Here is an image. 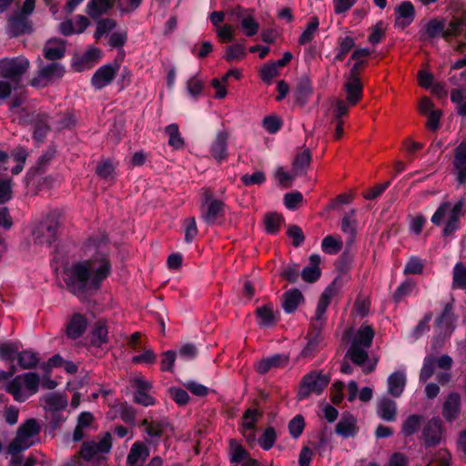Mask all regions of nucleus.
<instances>
[{
	"instance_id": "obj_35",
	"label": "nucleus",
	"mask_w": 466,
	"mask_h": 466,
	"mask_svg": "<svg viewBox=\"0 0 466 466\" xmlns=\"http://www.w3.org/2000/svg\"><path fill=\"white\" fill-rule=\"evenodd\" d=\"M406 385V375L404 371H395L388 378V392L395 397H400Z\"/></svg>"
},
{
	"instance_id": "obj_25",
	"label": "nucleus",
	"mask_w": 466,
	"mask_h": 466,
	"mask_svg": "<svg viewBox=\"0 0 466 466\" xmlns=\"http://www.w3.org/2000/svg\"><path fill=\"white\" fill-rule=\"evenodd\" d=\"M49 116L44 112L34 113L30 122L34 125L33 138L37 143H42L50 131L48 124Z\"/></svg>"
},
{
	"instance_id": "obj_63",
	"label": "nucleus",
	"mask_w": 466,
	"mask_h": 466,
	"mask_svg": "<svg viewBox=\"0 0 466 466\" xmlns=\"http://www.w3.org/2000/svg\"><path fill=\"white\" fill-rule=\"evenodd\" d=\"M157 361V355L151 349H146L142 354L135 355L131 359L133 364L144 363L147 365L155 364Z\"/></svg>"
},
{
	"instance_id": "obj_62",
	"label": "nucleus",
	"mask_w": 466,
	"mask_h": 466,
	"mask_svg": "<svg viewBox=\"0 0 466 466\" xmlns=\"http://www.w3.org/2000/svg\"><path fill=\"white\" fill-rule=\"evenodd\" d=\"M204 82L198 76H191L187 82V89L193 97L200 96L203 92Z\"/></svg>"
},
{
	"instance_id": "obj_11",
	"label": "nucleus",
	"mask_w": 466,
	"mask_h": 466,
	"mask_svg": "<svg viewBox=\"0 0 466 466\" xmlns=\"http://www.w3.org/2000/svg\"><path fill=\"white\" fill-rule=\"evenodd\" d=\"M212 192L206 189L204 192L205 201L200 207L201 218L208 225L215 224L218 218L225 216V203L219 199L212 198Z\"/></svg>"
},
{
	"instance_id": "obj_12",
	"label": "nucleus",
	"mask_w": 466,
	"mask_h": 466,
	"mask_svg": "<svg viewBox=\"0 0 466 466\" xmlns=\"http://www.w3.org/2000/svg\"><path fill=\"white\" fill-rule=\"evenodd\" d=\"M445 429L441 420L438 417L430 419L423 426L421 440L425 448L436 447L442 441Z\"/></svg>"
},
{
	"instance_id": "obj_64",
	"label": "nucleus",
	"mask_w": 466,
	"mask_h": 466,
	"mask_svg": "<svg viewBox=\"0 0 466 466\" xmlns=\"http://www.w3.org/2000/svg\"><path fill=\"white\" fill-rule=\"evenodd\" d=\"M249 459L248 451L239 444L231 445L230 461L232 463H240Z\"/></svg>"
},
{
	"instance_id": "obj_29",
	"label": "nucleus",
	"mask_w": 466,
	"mask_h": 466,
	"mask_svg": "<svg viewBox=\"0 0 466 466\" xmlns=\"http://www.w3.org/2000/svg\"><path fill=\"white\" fill-rule=\"evenodd\" d=\"M446 26L445 20L431 19L424 29L420 32V38L422 41L432 40L438 36L444 38V28Z\"/></svg>"
},
{
	"instance_id": "obj_2",
	"label": "nucleus",
	"mask_w": 466,
	"mask_h": 466,
	"mask_svg": "<svg viewBox=\"0 0 466 466\" xmlns=\"http://www.w3.org/2000/svg\"><path fill=\"white\" fill-rule=\"evenodd\" d=\"M466 215V200L463 197L456 202L443 201L440 204L431 221L435 226L444 224L442 235L452 236L461 228V219Z\"/></svg>"
},
{
	"instance_id": "obj_6",
	"label": "nucleus",
	"mask_w": 466,
	"mask_h": 466,
	"mask_svg": "<svg viewBox=\"0 0 466 466\" xmlns=\"http://www.w3.org/2000/svg\"><path fill=\"white\" fill-rule=\"evenodd\" d=\"M39 431L40 427L37 421L35 419L27 420L18 428L15 438L8 446V452L11 455H17L30 448L34 444L33 438L35 437Z\"/></svg>"
},
{
	"instance_id": "obj_5",
	"label": "nucleus",
	"mask_w": 466,
	"mask_h": 466,
	"mask_svg": "<svg viewBox=\"0 0 466 466\" xmlns=\"http://www.w3.org/2000/svg\"><path fill=\"white\" fill-rule=\"evenodd\" d=\"M40 379L35 372H26L15 377L6 386V391L17 401H25L38 390Z\"/></svg>"
},
{
	"instance_id": "obj_30",
	"label": "nucleus",
	"mask_w": 466,
	"mask_h": 466,
	"mask_svg": "<svg viewBox=\"0 0 466 466\" xmlns=\"http://www.w3.org/2000/svg\"><path fill=\"white\" fill-rule=\"evenodd\" d=\"M461 409V397L458 393H450L442 406V415L444 419L451 422L453 421L460 412Z\"/></svg>"
},
{
	"instance_id": "obj_58",
	"label": "nucleus",
	"mask_w": 466,
	"mask_h": 466,
	"mask_svg": "<svg viewBox=\"0 0 466 466\" xmlns=\"http://www.w3.org/2000/svg\"><path fill=\"white\" fill-rule=\"evenodd\" d=\"M436 359L433 356H427L424 359L423 366L420 373V380L426 382L434 373Z\"/></svg>"
},
{
	"instance_id": "obj_19",
	"label": "nucleus",
	"mask_w": 466,
	"mask_h": 466,
	"mask_svg": "<svg viewBox=\"0 0 466 466\" xmlns=\"http://www.w3.org/2000/svg\"><path fill=\"white\" fill-rule=\"evenodd\" d=\"M367 350L368 348L350 345L346 353V357L354 364L362 367L364 373H370L375 370L377 361L366 364L369 358Z\"/></svg>"
},
{
	"instance_id": "obj_54",
	"label": "nucleus",
	"mask_w": 466,
	"mask_h": 466,
	"mask_svg": "<svg viewBox=\"0 0 466 466\" xmlns=\"http://www.w3.org/2000/svg\"><path fill=\"white\" fill-rule=\"evenodd\" d=\"M246 55L247 52L245 45L242 43H237L227 47L225 58L228 61H239L242 60Z\"/></svg>"
},
{
	"instance_id": "obj_7",
	"label": "nucleus",
	"mask_w": 466,
	"mask_h": 466,
	"mask_svg": "<svg viewBox=\"0 0 466 466\" xmlns=\"http://www.w3.org/2000/svg\"><path fill=\"white\" fill-rule=\"evenodd\" d=\"M60 228V215L56 212L49 213L34 229L33 237L39 245H51L57 238Z\"/></svg>"
},
{
	"instance_id": "obj_1",
	"label": "nucleus",
	"mask_w": 466,
	"mask_h": 466,
	"mask_svg": "<svg viewBox=\"0 0 466 466\" xmlns=\"http://www.w3.org/2000/svg\"><path fill=\"white\" fill-rule=\"evenodd\" d=\"M110 272L111 263L106 254L99 251L88 259L73 263L66 272V284L74 295H84L99 289Z\"/></svg>"
},
{
	"instance_id": "obj_26",
	"label": "nucleus",
	"mask_w": 466,
	"mask_h": 466,
	"mask_svg": "<svg viewBox=\"0 0 466 466\" xmlns=\"http://www.w3.org/2000/svg\"><path fill=\"white\" fill-rule=\"evenodd\" d=\"M334 295L335 289L332 286H329L325 289L318 301L315 316L311 319L310 322H318L320 323L321 325H325V313Z\"/></svg>"
},
{
	"instance_id": "obj_18",
	"label": "nucleus",
	"mask_w": 466,
	"mask_h": 466,
	"mask_svg": "<svg viewBox=\"0 0 466 466\" xmlns=\"http://www.w3.org/2000/svg\"><path fill=\"white\" fill-rule=\"evenodd\" d=\"M133 383L136 388L134 392V400L136 403L145 407L152 406L156 403V400L149 394L152 385L149 381L143 379V377H137L133 379Z\"/></svg>"
},
{
	"instance_id": "obj_20",
	"label": "nucleus",
	"mask_w": 466,
	"mask_h": 466,
	"mask_svg": "<svg viewBox=\"0 0 466 466\" xmlns=\"http://www.w3.org/2000/svg\"><path fill=\"white\" fill-rule=\"evenodd\" d=\"M88 325L87 319L81 313H74L66 324V335L70 339H77L84 335Z\"/></svg>"
},
{
	"instance_id": "obj_61",
	"label": "nucleus",
	"mask_w": 466,
	"mask_h": 466,
	"mask_svg": "<svg viewBox=\"0 0 466 466\" xmlns=\"http://www.w3.org/2000/svg\"><path fill=\"white\" fill-rule=\"evenodd\" d=\"M424 268L422 260L418 257H410L407 261L403 273L405 275L421 274Z\"/></svg>"
},
{
	"instance_id": "obj_59",
	"label": "nucleus",
	"mask_w": 466,
	"mask_h": 466,
	"mask_svg": "<svg viewBox=\"0 0 466 466\" xmlns=\"http://www.w3.org/2000/svg\"><path fill=\"white\" fill-rule=\"evenodd\" d=\"M289 432L294 438L298 439L303 432L305 428V420L301 415H296L289 422Z\"/></svg>"
},
{
	"instance_id": "obj_47",
	"label": "nucleus",
	"mask_w": 466,
	"mask_h": 466,
	"mask_svg": "<svg viewBox=\"0 0 466 466\" xmlns=\"http://www.w3.org/2000/svg\"><path fill=\"white\" fill-rule=\"evenodd\" d=\"M107 327L106 322L103 320H98L92 330V344L95 346H101L102 344L107 341Z\"/></svg>"
},
{
	"instance_id": "obj_17",
	"label": "nucleus",
	"mask_w": 466,
	"mask_h": 466,
	"mask_svg": "<svg viewBox=\"0 0 466 466\" xmlns=\"http://www.w3.org/2000/svg\"><path fill=\"white\" fill-rule=\"evenodd\" d=\"M120 66L117 63L106 64L100 66L91 78V85L99 90L109 85L116 77Z\"/></svg>"
},
{
	"instance_id": "obj_36",
	"label": "nucleus",
	"mask_w": 466,
	"mask_h": 466,
	"mask_svg": "<svg viewBox=\"0 0 466 466\" xmlns=\"http://www.w3.org/2000/svg\"><path fill=\"white\" fill-rule=\"evenodd\" d=\"M66 53V42L61 39H53L46 42L44 47V56L46 59L55 61L62 58Z\"/></svg>"
},
{
	"instance_id": "obj_60",
	"label": "nucleus",
	"mask_w": 466,
	"mask_h": 466,
	"mask_svg": "<svg viewBox=\"0 0 466 466\" xmlns=\"http://www.w3.org/2000/svg\"><path fill=\"white\" fill-rule=\"evenodd\" d=\"M321 248L327 254H336L342 248V242L332 236H327L322 240Z\"/></svg>"
},
{
	"instance_id": "obj_31",
	"label": "nucleus",
	"mask_w": 466,
	"mask_h": 466,
	"mask_svg": "<svg viewBox=\"0 0 466 466\" xmlns=\"http://www.w3.org/2000/svg\"><path fill=\"white\" fill-rule=\"evenodd\" d=\"M396 26L404 29L410 25L414 19V7L411 2H402L396 10Z\"/></svg>"
},
{
	"instance_id": "obj_10",
	"label": "nucleus",
	"mask_w": 466,
	"mask_h": 466,
	"mask_svg": "<svg viewBox=\"0 0 466 466\" xmlns=\"http://www.w3.org/2000/svg\"><path fill=\"white\" fill-rule=\"evenodd\" d=\"M28 67L29 61L24 56L3 58L0 60V76L17 82Z\"/></svg>"
},
{
	"instance_id": "obj_4",
	"label": "nucleus",
	"mask_w": 466,
	"mask_h": 466,
	"mask_svg": "<svg viewBox=\"0 0 466 466\" xmlns=\"http://www.w3.org/2000/svg\"><path fill=\"white\" fill-rule=\"evenodd\" d=\"M139 428L145 434V442L154 446H157L163 440H167L174 431L167 418H145L141 420Z\"/></svg>"
},
{
	"instance_id": "obj_13",
	"label": "nucleus",
	"mask_w": 466,
	"mask_h": 466,
	"mask_svg": "<svg viewBox=\"0 0 466 466\" xmlns=\"http://www.w3.org/2000/svg\"><path fill=\"white\" fill-rule=\"evenodd\" d=\"M261 417L262 413L257 409H248L242 415L239 431L248 445L256 443V426Z\"/></svg>"
},
{
	"instance_id": "obj_23",
	"label": "nucleus",
	"mask_w": 466,
	"mask_h": 466,
	"mask_svg": "<svg viewBox=\"0 0 466 466\" xmlns=\"http://www.w3.org/2000/svg\"><path fill=\"white\" fill-rule=\"evenodd\" d=\"M228 137L229 135L226 130L218 131L210 145L209 152L218 163H221L228 158Z\"/></svg>"
},
{
	"instance_id": "obj_51",
	"label": "nucleus",
	"mask_w": 466,
	"mask_h": 466,
	"mask_svg": "<svg viewBox=\"0 0 466 466\" xmlns=\"http://www.w3.org/2000/svg\"><path fill=\"white\" fill-rule=\"evenodd\" d=\"M283 218L277 213H269L265 216V230L268 234H277L283 223Z\"/></svg>"
},
{
	"instance_id": "obj_57",
	"label": "nucleus",
	"mask_w": 466,
	"mask_h": 466,
	"mask_svg": "<svg viewBox=\"0 0 466 466\" xmlns=\"http://www.w3.org/2000/svg\"><path fill=\"white\" fill-rule=\"evenodd\" d=\"M46 403L49 410L58 411L67 406V400L62 395L53 393L46 397Z\"/></svg>"
},
{
	"instance_id": "obj_24",
	"label": "nucleus",
	"mask_w": 466,
	"mask_h": 466,
	"mask_svg": "<svg viewBox=\"0 0 466 466\" xmlns=\"http://www.w3.org/2000/svg\"><path fill=\"white\" fill-rule=\"evenodd\" d=\"M147 444L141 441H137L132 444L127 457V466H143L150 454Z\"/></svg>"
},
{
	"instance_id": "obj_55",
	"label": "nucleus",
	"mask_w": 466,
	"mask_h": 466,
	"mask_svg": "<svg viewBox=\"0 0 466 466\" xmlns=\"http://www.w3.org/2000/svg\"><path fill=\"white\" fill-rule=\"evenodd\" d=\"M116 26V22L111 18H103L97 21L96 30L94 33V38L97 41L104 35L107 34Z\"/></svg>"
},
{
	"instance_id": "obj_46",
	"label": "nucleus",
	"mask_w": 466,
	"mask_h": 466,
	"mask_svg": "<svg viewBox=\"0 0 466 466\" xmlns=\"http://www.w3.org/2000/svg\"><path fill=\"white\" fill-rule=\"evenodd\" d=\"M355 46V39L350 35L339 37L338 40L337 54L334 57L335 61H343L350 51Z\"/></svg>"
},
{
	"instance_id": "obj_41",
	"label": "nucleus",
	"mask_w": 466,
	"mask_h": 466,
	"mask_svg": "<svg viewBox=\"0 0 466 466\" xmlns=\"http://www.w3.org/2000/svg\"><path fill=\"white\" fill-rule=\"evenodd\" d=\"M310 159L311 157L309 149H304L302 152L298 153L292 164L294 176H301L305 174L310 164Z\"/></svg>"
},
{
	"instance_id": "obj_40",
	"label": "nucleus",
	"mask_w": 466,
	"mask_h": 466,
	"mask_svg": "<svg viewBox=\"0 0 466 466\" xmlns=\"http://www.w3.org/2000/svg\"><path fill=\"white\" fill-rule=\"evenodd\" d=\"M377 413L386 421H393L396 419L397 406L394 400L384 398L378 404Z\"/></svg>"
},
{
	"instance_id": "obj_14",
	"label": "nucleus",
	"mask_w": 466,
	"mask_h": 466,
	"mask_svg": "<svg viewBox=\"0 0 466 466\" xmlns=\"http://www.w3.org/2000/svg\"><path fill=\"white\" fill-rule=\"evenodd\" d=\"M324 325L318 322H310L309 331L306 335V346L300 352L302 358L312 359L316 356L323 341L322 329Z\"/></svg>"
},
{
	"instance_id": "obj_39",
	"label": "nucleus",
	"mask_w": 466,
	"mask_h": 466,
	"mask_svg": "<svg viewBox=\"0 0 466 466\" xmlns=\"http://www.w3.org/2000/svg\"><path fill=\"white\" fill-rule=\"evenodd\" d=\"M374 338V331L371 326L362 324L352 339L350 345L370 348Z\"/></svg>"
},
{
	"instance_id": "obj_44",
	"label": "nucleus",
	"mask_w": 466,
	"mask_h": 466,
	"mask_svg": "<svg viewBox=\"0 0 466 466\" xmlns=\"http://www.w3.org/2000/svg\"><path fill=\"white\" fill-rule=\"evenodd\" d=\"M16 358L19 366L24 370L34 369L39 362L38 354L30 350L18 352Z\"/></svg>"
},
{
	"instance_id": "obj_33",
	"label": "nucleus",
	"mask_w": 466,
	"mask_h": 466,
	"mask_svg": "<svg viewBox=\"0 0 466 466\" xmlns=\"http://www.w3.org/2000/svg\"><path fill=\"white\" fill-rule=\"evenodd\" d=\"M335 432L345 439L354 437L358 432L355 418L351 415L342 416L335 427Z\"/></svg>"
},
{
	"instance_id": "obj_34",
	"label": "nucleus",
	"mask_w": 466,
	"mask_h": 466,
	"mask_svg": "<svg viewBox=\"0 0 466 466\" xmlns=\"http://www.w3.org/2000/svg\"><path fill=\"white\" fill-rule=\"evenodd\" d=\"M320 257L318 254H312L309 257V265L305 267L301 272V278L304 281L312 283L317 281L321 275L319 268Z\"/></svg>"
},
{
	"instance_id": "obj_8",
	"label": "nucleus",
	"mask_w": 466,
	"mask_h": 466,
	"mask_svg": "<svg viewBox=\"0 0 466 466\" xmlns=\"http://www.w3.org/2000/svg\"><path fill=\"white\" fill-rule=\"evenodd\" d=\"M329 376L321 371H312L306 374L301 380L298 399L302 400L311 394L320 395L329 385Z\"/></svg>"
},
{
	"instance_id": "obj_49",
	"label": "nucleus",
	"mask_w": 466,
	"mask_h": 466,
	"mask_svg": "<svg viewBox=\"0 0 466 466\" xmlns=\"http://www.w3.org/2000/svg\"><path fill=\"white\" fill-rule=\"evenodd\" d=\"M165 133L168 137V145L176 149L182 148L184 146V139L181 137L178 126L177 124H170L166 127Z\"/></svg>"
},
{
	"instance_id": "obj_22",
	"label": "nucleus",
	"mask_w": 466,
	"mask_h": 466,
	"mask_svg": "<svg viewBox=\"0 0 466 466\" xmlns=\"http://www.w3.org/2000/svg\"><path fill=\"white\" fill-rule=\"evenodd\" d=\"M454 299L452 298L450 302L446 303L440 316L436 319V326L443 332L451 334L454 328L457 317L454 314Z\"/></svg>"
},
{
	"instance_id": "obj_52",
	"label": "nucleus",
	"mask_w": 466,
	"mask_h": 466,
	"mask_svg": "<svg viewBox=\"0 0 466 466\" xmlns=\"http://www.w3.org/2000/svg\"><path fill=\"white\" fill-rule=\"evenodd\" d=\"M113 2H89L86 6V13L93 19L98 18L106 13L112 6Z\"/></svg>"
},
{
	"instance_id": "obj_28",
	"label": "nucleus",
	"mask_w": 466,
	"mask_h": 466,
	"mask_svg": "<svg viewBox=\"0 0 466 466\" xmlns=\"http://www.w3.org/2000/svg\"><path fill=\"white\" fill-rule=\"evenodd\" d=\"M344 90L347 102L350 106L358 104L363 96V84L360 79L346 77Z\"/></svg>"
},
{
	"instance_id": "obj_48",
	"label": "nucleus",
	"mask_w": 466,
	"mask_h": 466,
	"mask_svg": "<svg viewBox=\"0 0 466 466\" xmlns=\"http://www.w3.org/2000/svg\"><path fill=\"white\" fill-rule=\"evenodd\" d=\"M416 287V282L411 279H405L400 285L396 289L392 295V299L394 302L399 303L406 297L410 296L413 289Z\"/></svg>"
},
{
	"instance_id": "obj_27",
	"label": "nucleus",
	"mask_w": 466,
	"mask_h": 466,
	"mask_svg": "<svg viewBox=\"0 0 466 466\" xmlns=\"http://www.w3.org/2000/svg\"><path fill=\"white\" fill-rule=\"evenodd\" d=\"M289 356L286 354H274L257 363L256 369L259 374H266L273 369H281L288 365Z\"/></svg>"
},
{
	"instance_id": "obj_38",
	"label": "nucleus",
	"mask_w": 466,
	"mask_h": 466,
	"mask_svg": "<svg viewBox=\"0 0 466 466\" xmlns=\"http://www.w3.org/2000/svg\"><path fill=\"white\" fill-rule=\"evenodd\" d=\"M259 327L268 328L274 326L278 321V316L271 305H263L256 309Z\"/></svg>"
},
{
	"instance_id": "obj_45",
	"label": "nucleus",
	"mask_w": 466,
	"mask_h": 466,
	"mask_svg": "<svg viewBox=\"0 0 466 466\" xmlns=\"http://www.w3.org/2000/svg\"><path fill=\"white\" fill-rule=\"evenodd\" d=\"M319 22L317 16H311L305 30L302 32L300 36L299 37V44L300 46H305L309 44L319 29Z\"/></svg>"
},
{
	"instance_id": "obj_15",
	"label": "nucleus",
	"mask_w": 466,
	"mask_h": 466,
	"mask_svg": "<svg viewBox=\"0 0 466 466\" xmlns=\"http://www.w3.org/2000/svg\"><path fill=\"white\" fill-rule=\"evenodd\" d=\"M65 74V67L56 62L43 66L31 79L30 84L34 87H45L51 81L61 78Z\"/></svg>"
},
{
	"instance_id": "obj_37",
	"label": "nucleus",
	"mask_w": 466,
	"mask_h": 466,
	"mask_svg": "<svg viewBox=\"0 0 466 466\" xmlns=\"http://www.w3.org/2000/svg\"><path fill=\"white\" fill-rule=\"evenodd\" d=\"M303 300L304 297L301 291L298 289H291L283 294L282 308L286 313H292Z\"/></svg>"
},
{
	"instance_id": "obj_53",
	"label": "nucleus",
	"mask_w": 466,
	"mask_h": 466,
	"mask_svg": "<svg viewBox=\"0 0 466 466\" xmlns=\"http://www.w3.org/2000/svg\"><path fill=\"white\" fill-rule=\"evenodd\" d=\"M277 441V432L273 427H267L262 435L256 441L264 451H269Z\"/></svg>"
},
{
	"instance_id": "obj_43",
	"label": "nucleus",
	"mask_w": 466,
	"mask_h": 466,
	"mask_svg": "<svg viewBox=\"0 0 466 466\" xmlns=\"http://www.w3.org/2000/svg\"><path fill=\"white\" fill-rule=\"evenodd\" d=\"M452 289L466 291V266L463 262H457L452 269Z\"/></svg>"
},
{
	"instance_id": "obj_16",
	"label": "nucleus",
	"mask_w": 466,
	"mask_h": 466,
	"mask_svg": "<svg viewBox=\"0 0 466 466\" xmlns=\"http://www.w3.org/2000/svg\"><path fill=\"white\" fill-rule=\"evenodd\" d=\"M452 173L459 185L466 184V141L453 149Z\"/></svg>"
},
{
	"instance_id": "obj_56",
	"label": "nucleus",
	"mask_w": 466,
	"mask_h": 466,
	"mask_svg": "<svg viewBox=\"0 0 466 466\" xmlns=\"http://www.w3.org/2000/svg\"><path fill=\"white\" fill-rule=\"evenodd\" d=\"M19 347L16 343L5 342L0 344V359L5 361H14L17 356Z\"/></svg>"
},
{
	"instance_id": "obj_21",
	"label": "nucleus",
	"mask_w": 466,
	"mask_h": 466,
	"mask_svg": "<svg viewBox=\"0 0 466 466\" xmlns=\"http://www.w3.org/2000/svg\"><path fill=\"white\" fill-rule=\"evenodd\" d=\"M101 58V49L96 46H89L81 56L74 60L72 66L76 71L82 72L90 69Z\"/></svg>"
},
{
	"instance_id": "obj_32",
	"label": "nucleus",
	"mask_w": 466,
	"mask_h": 466,
	"mask_svg": "<svg viewBox=\"0 0 466 466\" xmlns=\"http://www.w3.org/2000/svg\"><path fill=\"white\" fill-rule=\"evenodd\" d=\"M235 14L240 19L241 28L247 36H253L258 33L259 25L251 14L245 12L240 6L235 9Z\"/></svg>"
},
{
	"instance_id": "obj_9",
	"label": "nucleus",
	"mask_w": 466,
	"mask_h": 466,
	"mask_svg": "<svg viewBox=\"0 0 466 466\" xmlns=\"http://www.w3.org/2000/svg\"><path fill=\"white\" fill-rule=\"evenodd\" d=\"M34 9L35 2H24L22 9L15 11L8 18L7 31L11 36H18L31 33L32 27L28 20V15Z\"/></svg>"
},
{
	"instance_id": "obj_42",
	"label": "nucleus",
	"mask_w": 466,
	"mask_h": 466,
	"mask_svg": "<svg viewBox=\"0 0 466 466\" xmlns=\"http://www.w3.org/2000/svg\"><path fill=\"white\" fill-rule=\"evenodd\" d=\"M423 416L420 414H411L407 417L401 425V433L405 437H410L416 433L421 426Z\"/></svg>"
},
{
	"instance_id": "obj_3",
	"label": "nucleus",
	"mask_w": 466,
	"mask_h": 466,
	"mask_svg": "<svg viewBox=\"0 0 466 466\" xmlns=\"http://www.w3.org/2000/svg\"><path fill=\"white\" fill-rule=\"evenodd\" d=\"M112 448V438L106 432L98 441H84L79 450V455L83 461L88 462V466H101L105 461V455L109 453Z\"/></svg>"
},
{
	"instance_id": "obj_50",
	"label": "nucleus",
	"mask_w": 466,
	"mask_h": 466,
	"mask_svg": "<svg viewBox=\"0 0 466 466\" xmlns=\"http://www.w3.org/2000/svg\"><path fill=\"white\" fill-rule=\"evenodd\" d=\"M451 100L456 105L457 114L466 116V94L460 88L452 89L451 92Z\"/></svg>"
}]
</instances>
